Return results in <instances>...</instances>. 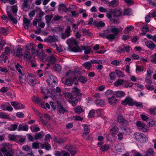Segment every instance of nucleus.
Instances as JSON below:
<instances>
[{
	"instance_id": "nucleus-23",
	"label": "nucleus",
	"mask_w": 156,
	"mask_h": 156,
	"mask_svg": "<svg viewBox=\"0 0 156 156\" xmlns=\"http://www.w3.org/2000/svg\"><path fill=\"white\" fill-rule=\"evenodd\" d=\"M95 102L97 106L103 107L104 105L105 102L102 99H99L95 100Z\"/></svg>"
},
{
	"instance_id": "nucleus-40",
	"label": "nucleus",
	"mask_w": 156,
	"mask_h": 156,
	"mask_svg": "<svg viewBox=\"0 0 156 156\" xmlns=\"http://www.w3.org/2000/svg\"><path fill=\"white\" fill-rule=\"evenodd\" d=\"M105 95L108 98L114 95L113 92L111 90H108L105 92Z\"/></svg>"
},
{
	"instance_id": "nucleus-63",
	"label": "nucleus",
	"mask_w": 156,
	"mask_h": 156,
	"mask_svg": "<svg viewBox=\"0 0 156 156\" xmlns=\"http://www.w3.org/2000/svg\"><path fill=\"white\" fill-rule=\"evenodd\" d=\"M109 76L110 79L111 80H115L116 77L115 73L114 72H112L109 73Z\"/></svg>"
},
{
	"instance_id": "nucleus-64",
	"label": "nucleus",
	"mask_w": 156,
	"mask_h": 156,
	"mask_svg": "<svg viewBox=\"0 0 156 156\" xmlns=\"http://www.w3.org/2000/svg\"><path fill=\"white\" fill-rule=\"evenodd\" d=\"M95 115L94 111V110H91L90 111L88 115L89 118H92Z\"/></svg>"
},
{
	"instance_id": "nucleus-49",
	"label": "nucleus",
	"mask_w": 156,
	"mask_h": 156,
	"mask_svg": "<svg viewBox=\"0 0 156 156\" xmlns=\"http://www.w3.org/2000/svg\"><path fill=\"white\" fill-rule=\"evenodd\" d=\"M52 18V16L51 15H46L45 16V18L46 20V23L48 25L49 24Z\"/></svg>"
},
{
	"instance_id": "nucleus-57",
	"label": "nucleus",
	"mask_w": 156,
	"mask_h": 156,
	"mask_svg": "<svg viewBox=\"0 0 156 156\" xmlns=\"http://www.w3.org/2000/svg\"><path fill=\"white\" fill-rule=\"evenodd\" d=\"M26 48L29 50H31V51H33L34 50L32 44L31 43L28 44L26 45Z\"/></svg>"
},
{
	"instance_id": "nucleus-9",
	"label": "nucleus",
	"mask_w": 156,
	"mask_h": 156,
	"mask_svg": "<svg viewBox=\"0 0 156 156\" xmlns=\"http://www.w3.org/2000/svg\"><path fill=\"white\" fill-rule=\"evenodd\" d=\"M62 82L67 86H71L72 85V79L71 78H66L62 77Z\"/></svg>"
},
{
	"instance_id": "nucleus-60",
	"label": "nucleus",
	"mask_w": 156,
	"mask_h": 156,
	"mask_svg": "<svg viewBox=\"0 0 156 156\" xmlns=\"http://www.w3.org/2000/svg\"><path fill=\"white\" fill-rule=\"evenodd\" d=\"M149 111L151 115H154L156 113V107L154 108H151L149 109Z\"/></svg>"
},
{
	"instance_id": "nucleus-61",
	"label": "nucleus",
	"mask_w": 156,
	"mask_h": 156,
	"mask_svg": "<svg viewBox=\"0 0 156 156\" xmlns=\"http://www.w3.org/2000/svg\"><path fill=\"white\" fill-rule=\"evenodd\" d=\"M11 9L12 12L15 14H16L18 10L17 6L16 5H14L12 6Z\"/></svg>"
},
{
	"instance_id": "nucleus-25",
	"label": "nucleus",
	"mask_w": 156,
	"mask_h": 156,
	"mask_svg": "<svg viewBox=\"0 0 156 156\" xmlns=\"http://www.w3.org/2000/svg\"><path fill=\"white\" fill-rule=\"evenodd\" d=\"M93 23L94 25L98 27H103L105 25V23L102 21L98 22L96 21H94Z\"/></svg>"
},
{
	"instance_id": "nucleus-56",
	"label": "nucleus",
	"mask_w": 156,
	"mask_h": 156,
	"mask_svg": "<svg viewBox=\"0 0 156 156\" xmlns=\"http://www.w3.org/2000/svg\"><path fill=\"white\" fill-rule=\"evenodd\" d=\"M7 31L4 27L0 28V33L3 35H6L7 34Z\"/></svg>"
},
{
	"instance_id": "nucleus-44",
	"label": "nucleus",
	"mask_w": 156,
	"mask_h": 156,
	"mask_svg": "<svg viewBox=\"0 0 156 156\" xmlns=\"http://www.w3.org/2000/svg\"><path fill=\"white\" fill-rule=\"evenodd\" d=\"M115 72L117 76L119 77H122L124 76V73L119 70H116Z\"/></svg>"
},
{
	"instance_id": "nucleus-59",
	"label": "nucleus",
	"mask_w": 156,
	"mask_h": 156,
	"mask_svg": "<svg viewBox=\"0 0 156 156\" xmlns=\"http://www.w3.org/2000/svg\"><path fill=\"white\" fill-rule=\"evenodd\" d=\"M121 62V61H119L116 60H115L112 61L111 63L112 64L116 66L119 65L120 64Z\"/></svg>"
},
{
	"instance_id": "nucleus-32",
	"label": "nucleus",
	"mask_w": 156,
	"mask_h": 156,
	"mask_svg": "<svg viewBox=\"0 0 156 156\" xmlns=\"http://www.w3.org/2000/svg\"><path fill=\"white\" fill-rule=\"evenodd\" d=\"M41 148H45L47 150H49L51 149V146L48 143H45L44 144H41Z\"/></svg>"
},
{
	"instance_id": "nucleus-47",
	"label": "nucleus",
	"mask_w": 156,
	"mask_h": 156,
	"mask_svg": "<svg viewBox=\"0 0 156 156\" xmlns=\"http://www.w3.org/2000/svg\"><path fill=\"white\" fill-rule=\"evenodd\" d=\"M147 37L150 39L152 40L154 42H156V36L155 35L152 36L151 34H147Z\"/></svg>"
},
{
	"instance_id": "nucleus-36",
	"label": "nucleus",
	"mask_w": 156,
	"mask_h": 156,
	"mask_svg": "<svg viewBox=\"0 0 156 156\" xmlns=\"http://www.w3.org/2000/svg\"><path fill=\"white\" fill-rule=\"evenodd\" d=\"M18 125V124H12L8 128V129L10 131H14L17 129Z\"/></svg>"
},
{
	"instance_id": "nucleus-13",
	"label": "nucleus",
	"mask_w": 156,
	"mask_h": 156,
	"mask_svg": "<svg viewBox=\"0 0 156 156\" xmlns=\"http://www.w3.org/2000/svg\"><path fill=\"white\" fill-rule=\"evenodd\" d=\"M122 13V10L119 8H115V12L113 15V17L119 18L121 16Z\"/></svg>"
},
{
	"instance_id": "nucleus-33",
	"label": "nucleus",
	"mask_w": 156,
	"mask_h": 156,
	"mask_svg": "<svg viewBox=\"0 0 156 156\" xmlns=\"http://www.w3.org/2000/svg\"><path fill=\"white\" fill-rule=\"evenodd\" d=\"M119 49L122 52L126 51L128 52L129 51V46H122L119 48Z\"/></svg>"
},
{
	"instance_id": "nucleus-37",
	"label": "nucleus",
	"mask_w": 156,
	"mask_h": 156,
	"mask_svg": "<svg viewBox=\"0 0 156 156\" xmlns=\"http://www.w3.org/2000/svg\"><path fill=\"white\" fill-rule=\"evenodd\" d=\"M20 75L19 80L20 83H23L26 80V76L25 74H23Z\"/></svg>"
},
{
	"instance_id": "nucleus-35",
	"label": "nucleus",
	"mask_w": 156,
	"mask_h": 156,
	"mask_svg": "<svg viewBox=\"0 0 156 156\" xmlns=\"http://www.w3.org/2000/svg\"><path fill=\"white\" fill-rule=\"evenodd\" d=\"M123 148V146L122 144H117L115 146V150L119 152H122V150Z\"/></svg>"
},
{
	"instance_id": "nucleus-21",
	"label": "nucleus",
	"mask_w": 156,
	"mask_h": 156,
	"mask_svg": "<svg viewBox=\"0 0 156 156\" xmlns=\"http://www.w3.org/2000/svg\"><path fill=\"white\" fill-rule=\"evenodd\" d=\"M66 148L68 151L70 152V153L73 155H74L76 154V150L75 148L72 146H67Z\"/></svg>"
},
{
	"instance_id": "nucleus-38",
	"label": "nucleus",
	"mask_w": 156,
	"mask_h": 156,
	"mask_svg": "<svg viewBox=\"0 0 156 156\" xmlns=\"http://www.w3.org/2000/svg\"><path fill=\"white\" fill-rule=\"evenodd\" d=\"M116 94L117 97H122L125 95L126 94L124 92L122 91H119L116 92Z\"/></svg>"
},
{
	"instance_id": "nucleus-41",
	"label": "nucleus",
	"mask_w": 156,
	"mask_h": 156,
	"mask_svg": "<svg viewBox=\"0 0 156 156\" xmlns=\"http://www.w3.org/2000/svg\"><path fill=\"white\" fill-rule=\"evenodd\" d=\"M37 126L36 125L30 127V129L32 132H36L40 130V128Z\"/></svg>"
},
{
	"instance_id": "nucleus-34",
	"label": "nucleus",
	"mask_w": 156,
	"mask_h": 156,
	"mask_svg": "<svg viewBox=\"0 0 156 156\" xmlns=\"http://www.w3.org/2000/svg\"><path fill=\"white\" fill-rule=\"evenodd\" d=\"M23 55L22 53V50L21 48H18L16 51V56L19 57L21 58L23 57Z\"/></svg>"
},
{
	"instance_id": "nucleus-3",
	"label": "nucleus",
	"mask_w": 156,
	"mask_h": 156,
	"mask_svg": "<svg viewBox=\"0 0 156 156\" xmlns=\"http://www.w3.org/2000/svg\"><path fill=\"white\" fill-rule=\"evenodd\" d=\"M48 84L51 87H55L58 82L57 78L55 76L50 75L47 80Z\"/></svg>"
},
{
	"instance_id": "nucleus-52",
	"label": "nucleus",
	"mask_w": 156,
	"mask_h": 156,
	"mask_svg": "<svg viewBox=\"0 0 156 156\" xmlns=\"http://www.w3.org/2000/svg\"><path fill=\"white\" fill-rule=\"evenodd\" d=\"M124 83L123 81L122 80H119L118 81L114 83V85L115 86H118L123 84Z\"/></svg>"
},
{
	"instance_id": "nucleus-30",
	"label": "nucleus",
	"mask_w": 156,
	"mask_h": 156,
	"mask_svg": "<svg viewBox=\"0 0 156 156\" xmlns=\"http://www.w3.org/2000/svg\"><path fill=\"white\" fill-rule=\"evenodd\" d=\"M47 59L51 64H53L55 62L57 58L54 56H50L48 57Z\"/></svg>"
},
{
	"instance_id": "nucleus-29",
	"label": "nucleus",
	"mask_w": 156,
	"mask_h": 156,
	"mask_svg": "<svg viewBox=\"0 0 156 156\" xmlns=\"http://www.w3.org/2000/svg\"><path fill=\"white\" fill-rule=\"evenodd\" d=\"M44 135V132L41 131L39 133H36L34 136V138L35 140L41 139L43 138Z\"/></svg>"
},
{
	"instance_id": "nucleus-28",
	"label": "nucleus",
	"mask_w": 156,
	"mask_h": 156,
	"mask_svg": "<svg viewBox=\"0 0 156 156\" xmlns=\"http://www.w3.org/2000/svg\"><path fill=\"white\" fill-rule=\"evenodd\" d=\"M83 126L84 127V129L85 131L84 133L83 134V136L84 137L89 133L90 129L89 126L86 124H83Z\"/></svg>"
},
{
	"instance_id": "nucleus-8",
	"label": "nucleus",
	"mask_w": 156,
	"mask_h": 156,
	"mask_svg": "<svg viewBox=\"0 0 156 156\" xmlns=\"http://www.w3.org/2000/svg\"><path fill=\"white\" fill-rule=\"evenodd\" d=\"M133 102V100L131 98L127 97L122 102L121 104L123 105H129L133 106L134 105Z\"/></svg>"
},
{
	"instance_id": "nucleus-51",
	"label": "nucleus",
	"mask_w": 156,
	"mask_h": 156,
	"mask_svg": "<svg viewBox=\"0 0 156 156\" xmlns=\"http://www.w3.org/2000/svg\"><path fill=\"white\" fill-rule=\"evenodd\" d=\"M1 60H3L4 62H5L7 59V55L4 54L3 53L0 56Z\"/></svg>"
},
{
	"instance_id": "nucleus-48",
	"label": "nucleus",
	"mask_w": 156,
	"mask_h": 156,
	"mask_svg": "<svg viewBox=\"0 0 156 156\" xmlns=\"http://www.w3.org/2000/svg\"><path fill=\"white\" fill-rule=\"evenodd\" d=\"M83 65L84 66L85 68L87 69H90L91 67V64L90 62H87L83 64Z\"/></svg>"
},
{
	"instance_id": "nucleus-27",
	"label": "nucleus",
	"mask_w": 156,
	"mask_h": 156,
	"mask_svg": "<svg viewBox=\"0 0 156 156\" xmlns=\"http://www.w3.org/2000/svg\"><path fill=\"white\" fill-rule=\"evenodd\" d=\"M68 100L69 102L73 106H75L78 102V99L75 98L73 97L72 98H69Z\"/></svg>"
},
{
	"instance_id": "nucleus-14",
	"label": "nucleus",
	"mask_w": 156,
	"mask_h": 156,
	"mask_svg": "<svg viewBox=\"0 0 156 156\" xmlns=\"http://www.w3.org/2000/svg\"><path fill=\"white\" fill-rule=\"evenodd\" d=\"M145 44L148 48L151 50H153L156 47L155 44L151 41L145 42Z\"/></svg>"
},
{
	"instance_id": "nucleus-18",
	"label": "nucleus",
	"mask_w": 156,
	"mask_h": 156,
	"mask_svg": "<svg viewBox=\"0 0 156 156\" xmlns=\"http://www.w3.org/2000/svg\"><path fill=\"white\" fill-rule=\"evenodd\" d=\"M74 110L75 113L78 114H80L84 111L83 108L79 105L74 107Z\"/></svg>"
},
{
	"instance_id": "nucleus-50",
	"label": "nucleus",
	"mask_w": 156,
	"mask_h": 156,
	"mask_svg": "<svg viewBox=\"0 0 156 156\" xmlns=\"http://www.w3.org/2000/svg\"><path fill=\"white\" fill-rule=\"evenodd\" d=\"M144 70V69L143 66H136V70L137 73H138V71L139 72H143Z\"/></svg>"
},
{
	"instance_id": "nucleus-45",
	"label": "nucleus",
	"mask_w": 156,
	"mask_h": 156,
	"mask_svg": "<svg viewBox=\"0 0 156 156\" xmlns=\"http://www.w3.org/2000/svg\"><path fill=\"white\" fill-rule=\"evenodd\" d=\"M72 51L75 52H80L82 51V49L80 48L79 46H77L73 47L72 49Z\"/></svg>"
},
{
	"instance_id": "nucleus-20",
	"label": "nucleus",
	"mask_w": 156,
	"mask_h": 156,
	"mask_svg": "<svg viewBox=\"0 0 156 156\" xmlns=\"http://www.w3.org/2000/svg\"><path fill=\"white\" fill-rule=\"evenodd\" d=\"M119 3V0H113L108 2L109 5L112 7H115L117 6Z\"/></svg>"
},
{
	"instance_id": "nucleus-10",
	"label": "nucleus",
	"mask_w": 156,
	"mask_h": 156,
	"mask_svg": "<svg viewBox=\"0 0 156 156\" xmlns=\"http://www.w3.org/2000/svg\"><path fill=\"white\" fill-rule=\"evenodd\" d=\"M70 28L69 27H68L65 30V34L62 33L61 34V37L62 39H65L66 37H68L70 35Z\"/></svg>"
},
{
	"instance_id": "nucleus-11",
	"label": "nucleus",
	"mask_w": 156,
	"mask_h": 156,
	"mask_svg": "<svg viewBox=\"0 0 156 156\" xmlns=\"http://www.w3.org/2000/svg\"><path fill=\"white\" fill-rule=\"evenodd\" d=\"M57 107L58 112L60 114H64L65 112H67V110L59 103H57Z\"/></svg>"
},
{
	"instance_id": "nucleus-4",
	"label": "nucleus",
	"mask_w": 156,
	"mask_h": 156,
	"mask_svg": "<svg viewBox=\"0 0 156 156\" xmlns=\"http://www.w3.org/2000/svg\"><path fill=\"white\" fill-rule=\"evenodd\" d=\"M28 3V0H23L21 6V9L25 12L28 11L30 9V5Z\"/></svg>"
},
{
	"instance_id": "nucleus-16",
	"label": "nucleus",
	"mask_w": 156,
	"mask_h": 156,
	"mask_svg": "<svg viewBox=\"0 0 156 156\" xmlns=\"http://www.w3.org/2000/svg\"><path fill=\"white\" fill-rule=\"evenodd\" d=\"M118 121L119 123L122 125H126L127 123V121L124 119L123 117L120 115L118 116Z\"/></svg>"
},
{
	"instance_id": "nucleus-5",
	"label": "nucleus",
	"mask_w": 156,
	"mask_h": 156,
	"mask_svg": "<svg viewBox=\"0 0 156 156\" xmlns=\"http://www.w3.org/2000/svg\"><path fill=\"white\" fill-rule=\"evenodd\" d=\"M28 82L29 84L34 86L36 84V79L35 76L32 74H30L27 77Z\"/></svg>"
},
{
	"instance_id": "nucleus-62",
	"label": "nucleus",
	"mask_w": 156,
	"mask_h": 156,
	"mask_svg": "<svg viewBox=\"0 0 156 156\" xmlns=\"http://www.w3.org/2000/svg\"><path fill=\"white\" fill-rule=\"evenodd\" d=\"M54 69L55 71L58 72L61 70V67L60 65L57 64L54 66Z\"/></svg>"
},
{
	"instance_id": "nucleus-26",
	"label": "nucleus",
	"mask_w": 156,
	"mask_h": 156,
	"mask_svg": "<svg viewBox=\"0 0 156 156\" xmlns=\"http://www.w3.org/2000/svg\"><path fill=\"white\" fill-rule=\"evenodd\" d=\"M154 153L153 149L149 148L147 151L144 154V156H152Z\"/></svg>"
},
{
	"instance_id": "nucleus-55",
	"label": "nucleus",
	"mask_w": 156,
	"mask_h": 156,
	"mask_svg": "<svg viewBox=\"0 0 156 156\" xmlns=\"http://www.w3.org/2000/svg\"><path fill=\"white\" fill-rule=\"evenodd\" d=\"M5 44V42L2 39H0V51H2Z\"/></svg>"
},
{
	"instance_id": "nucleus-42",
	"label": "nucleus",
	"mask_w": 156,
	"mask_h": 156,
	"mask_svg": "<svg viewBox=\"0 0 156 156\" xmlns=\"http://www.w3.org/2000/svg\"><path fill=\"white\" fill-rule=\"evenodd\" d=\"M134 27L133 26H129L126 28L124 30V32L125 34H128L130 30L134 29Z\"/></svg>"
},
{
	"instance_id": "nucleus-58",
	"label": "nucleus",
	"mask_w": 156,
	"mask_h": 156,
	"mask_svg": "<svg viewBox=\"0 0 156 156\" xmlns=\"http://www.w3.org/2000/svg\"><path fill=\"white\" fill-rule=\"evenodd\" d=\"M133 102L134 105L136 107L140 108L143 107V105L141 102H138L136 101H134Z\"/></svg>"
},
{
	"instance_id": "nucleus-53",
	"label": "nucleus",
	"mask_w": 156,
	"mask_h": 156,
	"mask_svg": "<svg viewBox=\"0 0 156 156\" xmlns=\"http://www.w3.org/2000/svg\"><path fill=\"white\" fill-rule=\"evenodd\" d=\"M82 50H84V53L85 54H88L90 52V49L88 47L86 46H82L81 47Z\"/></svg>"
},
{
	"instance_id": "nucleus-54",
	"label": "nucleus",
	"mask_w": 156,
	"mask_h": 156,
	"mask_svg": "<svg viewBox=\"0 0 156 156\" xmlns=\"http://www.w3.org/2000/svg\"><path fill=\"white\" fill-rule=\"evenodd\" d=\"M109 148V146L108 144H105L102 146L100 148V150L102 151L107 150Z\"/></svg>"
},
{
	"instance_id": "nucleus-46",
	"label": "nucleus",
	"mask_w": 156,
	"mask_h": 156,
	"mask_svg": "<svg viewBox=\"0 0 156 156\" xmlns=\"http://www.w3.org/2000/svg\"><path fill=\"white\" fill-rule=\"evenodd\" d=\"M16 68L18 72L20 74V75L22 74V73L24 74V72H22L21 70L20 69V68H22V67L18 63H17L16 65Z\"/></svg>"
},
{
	"instance_id": "nucleus-2",
	"label": "nucleus",
	"mask_w": 156,
	"mask_h": 156,
	"mask_svg": "<svg viewBox=\"0 0 156 156\" xmlns=\"http://www.w3.org/2000/svg\"><path fill=\"white\" fill-rule=\"evenodd\" d=\"M2 145L4 147L0 149V156H13V152L10 148L12 145L6 143Z\"/></svg>"
},
{
	"instance_id": "nucleus-19",
	"label": "nucleus",
	"mask_w": 156,
	"mask_h": 156,
	"mask_svg": "<svg viewBox=\"0 0 156 156\" xmlns=\"http://www.w3.org/2000/svg\"><path fill=\"white\" fill-rule=\"evenodd\" d=\"M28 129V127L27 125L20 124L19 126L17 129L19 131L22 130L27 131Z\"/></svg>"
},
{
	"instance_id": "nucleus-24",
	"label": "nucleus",
	"mask_w": 156,
	"mask_h": 156,
	"mask_svg": "<svg viewBox=\"0 0 156 156\" xmlns=\"http://www.w3.org/2000/svg\"><path fill=\"white\" fill-rule=\"evenodd\" d=\"M80 90L76 87H74L72 90V92L74 93L76 96H81L82 94L80 92Z\"/></svg>"
},
{
	"instance_id": "nucleus-6",
	"label": "nucleus",
	"mask_w": 156,
	"mask_h": 156,
	"mask_svg": "<svg viewBox=\"0 0 156 156\" xmlns=\"http://www.w3.org/2000/svg\"><path fill=\"white\" fill-rule=\"evenodd\" d=\"M136 140L140 142L143 143L144 142V139L146 140L147 137H144V134L141 133L137 132L134 134Z\"/></svg>"
},
{
	"instance_id": "nucleus-15",
	"label": "nucleus",
	"mask_w": 156,
	"mask_h": 156,
	"mask_svg": "<svg viewBox=\"0 0 156 156\" xmlns=\"http://www.w3.org/2000/svg\"><path fill=\"white\" fill-rule=\"evenodd\" d=\"M67 44L69 46L78 45L77 42L73 38H71L68 39L67 41Z\"/></svg>"
},
{
	"instance_id": "nucleus-39",
	"label": "nucleus",
	"mask_w": 156,
	"mask_h": 156,
	"mask_svg": "<svg viewBox=\"0 0 156 156\" xmlns=\"http://www.w3.org/2000/svg\"><path fill=\"white\" fill-rule=\"evenodd\" d=\"M78 80L80 82L83 84L85 83L87 80L85 77L82 76L79 77Z\"/></svg>"
},
{
	"instance_id": "nucleus-31",
	"label": "nucleus",
	"mask_w": 156,
	"mask_h": 156,
	"mask_svg": "<svg viewBox=\"0 0 156 156\" xmlns=\"http://www.w3.org/2000/svg\"><path fill=\"white\" fill-rule=\"evenodd\" d=\"M60 6L59 7V10H60L59 11L60 12H68L69 11V9L66 8V6H65L64 4H61L59 5Z\"/></svg>"
},
{
	"instance_id": "nucleus-43",
	"label": "nucleus",
	"mask_w": 156,
	"mask_h": 156,
	"mask_svg": "<svg viewBox=\"0 0 156 156\" xmlns=\"http://www.w3.org/2000/svg\"><path fill=\"white\" fill-rule=\"evenodd\" d=\"M132 13V10L130 9H125L123 12V14L125 15H130Z\"/></svg>"
},
{
	"instance_id": "nucleus-22",
	"label": "nucleus",
	"mask_w": 156,
	"mask_h": 156,
	"mask_svg": "<svg viewBox=\"0 0 156 156\" xmlns=\"http://www.w3.org/2000/svg\"><path fill=\"white\" fill-rule=\"evenodd\" d=\"M118 128L117 126H114L110 130V133L112 136L116 135L118 131Z\"/></svg>"
},
{
	"instance_id": "nucleus-17",
	"label": "nucleus",
	"mask_w": 156,
	"mask_h": 156,
	"mask_svg": "<svg viewBox=\"0 0 156 156\" xmlns=\"http://www.w3.org/2000/svg\"><path fill=\"white\" fill-rule=\"evenodd\" d=\"M108 100L109 103L111 105L116 104L118 102V100L113 96L108 98Z\"/></svg>"
},
{
	"instance_id": "nucleus-7",
	"label": "nucleus",
	"mask_w": 156,
	"mask_h": 156,
	"mask_svg": "<svg viewBox=\"0 0 156 156\" xmlns=\"http://www.w3.org/2000/svg\"><path fill=\"white\" fill-rule=\"evenodd\" d=\"M136 126L140 130V131L144 132H146L148 130L147 125L141 122L140 121H137Z\"/></svg>"
},
{
	"instance_id": "nucleus-12",
	"label": "nucleus",
	"mask_w": 156,
	"mask_h": 156,
	"mask_svg": "<svg viewBox=\"0 0 156 156\" xmlns=\"http://www.w3.org/2000/svg\"><path fill=\"white\" fill-rule=\"evenodd\" d=\"M24 58L26 59V61L29 60L30 62H32L33 61L32 56L30 55V52L27 51H25L24 52Z\"/></svg>"
},
{
	"instance_id": "nucleus-1",
	"label": "nucleus",
	"mask_w": 156,
	"mask_h": 156,
	"mask_svg": "<svg viewBox=\"0 0 156 156\" xmlns=\"http://www.w3.org/2000/svg\"><path fill=\"white\" fill-rule=\"evenodd\" d=\"M123 29V28L121 27L117 28L115 26H112L110 30H105L102 33H99V35L101 37L106 38L109 41L113 40L115 38V35L121 32Z\"/></svg>"
}]
</instances>
